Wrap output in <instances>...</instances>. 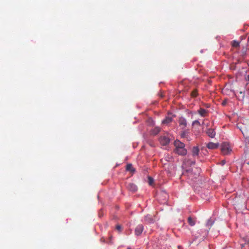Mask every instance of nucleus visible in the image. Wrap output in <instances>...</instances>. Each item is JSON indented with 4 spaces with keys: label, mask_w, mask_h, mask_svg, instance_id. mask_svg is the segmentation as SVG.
<instances>
[{
    "label": "nucleus",
    "mask_w": 249,
    "mask_h": 249,
    "mask_svg": "<svg viewBox=\"0 0 249 249\" xmlns=\"http://www.w3.org/2000/svg\"><path fill=\"white\" fill-rule=\"evenodd\" d=\"M200 168L193 167L186 169L183 173V175L186 176L188 178L193 180L199 177L200 173Z\"/></svg>",
    "instance_id": "1"
},
{
    "label": "nucleus",
    "mask_w": 249,
    "mask_h": 249,
    "mask_svg": "<svg viewBox=\"0 0 249 249\" xmlns=\"http://www.w3.org/2000/svg\"><path fill=\"white\" fill-rule=\"evenodd\" d=\"M175 149L174 152L179 155H185L187 154V150L185 148V144L179 140H176L174 142Z\"/></svg>",
    "instance_id": "2"
},
{
    "label": "nucleus",
    "mask_w": 249,
    "mask_h": 249,
    "mask_svg": "<svg viewBox=\"0 0 249 249\" xmlns=\"http://www.w3.org/2000/svg\"><path fill=\"white\" fill-rule=\"evenodd\" d=\"M237 125L238 128L242 132L244 136L246 138L249 139V122L248 124L238 123Z\"/></svg>",
    "instance_id": "3"
},
{
    "label": "nucleus",
    "mask_w": 249,
    "mask_h": 249,
    "mask_svg": "<svg viewBox=\"0 0 249 249\" xmlns=\"http://www.w3.org/2000/svg\"><path fill=\"white\" fill-rule=\"evenodd\" d=\"M221 150L223 155H227L231 150L228 143L224 142L221 144Z\"/></svg>",
    "instance_id": "4"
},
{
    "label": "nucleus",
    "mask_w": 249,
    "mask_h": 249,
    "mask_svg": "<svg viewBox=\"0 0 249 249\" xmlns=\"http://www.w3.org/2000/svg\"><path fill=\"white\" fill-rule=\"evenodd\" d=\"M178 123L179 126L182 129L185 128L186 127L187 124L186 120L182 117H181L179 118Z\"/></svg>",
    "instance_id": "5"
},
{
    "label": "nucleus",
    "mask_w": 249,
    "mask_h": 249,
    "mask_svg": "<svg viewBox=\"0 0 249 249\" xmlns=\"http://www.w3.org/2000/svg\"><path fill=\"white\" fill-rule=\"evenodd\" d=\"M143 231V226L142 224L138 225L135 228V234L137 236H139L142 234Z\"/></svg>",
    "instance_id": "6"
},
{
    "label": "nucleus",
    "mask_w": 249,
    "mask_h": 249,
    "mask_svg": "<svg viewBox=\"0 0 249 249\" xmlns=\"http://www.w3.org/2000/svg\"><path fill=\"white\" fill-rule=\"evenodd\" d=\"M160 143L163 145H166L170 142V139L166 136H161L160 139Z\"/></svg>",
    "instance_id": "7"
},
{
    "label": "nucleus",
    "mask_w": 249,
    "mask_h": 249,
    "mask_svg": "<svg viewBox=\"0 0 249 249\" xmlns=\"http://www.w3.org/2000/svg\"><path fill=\"white\" fill-rule=\"evenodd\" d=\"M127 188L132 192H135L137 190V186L133 183H128L126 186Z\"/></svg>",
    "instance_id": "8"
},
{
    "label": "nucleus",
    "mask_w": 249,
    "mask_h": 249,
    "mask_svg": "<svg viewBox=\"0 0 249 249\" xmlns=\"http://www.w3.org/2000/svg\"><path fill=\"white\" fill-rule=\"evenodd\" d=\"M218 146V143H214L212 142H209L207 145V148H208L210 149H215L217 148Z\"/></svg>",
    "instance_id": "9"
},
{
    "label": "nucleus",
    "mask_w": 249,
    "mask_h": 249,
    "mask_svg": "<svg viewBox=\"0 0 249 249\" xmlns=\"http://www.w3.org/2000/svg\"><path fill=\"white\" fill-rule=\"evenodd\" d=\"M207 135L211 138H213L215 137V132L214 129L209 128L206 131Z\"/></svg>",
    "instance_id": "10"
},
{
    "label": "nucleus",
    "mask_w": 249,
    "mask_h": 249,
    "mask_svg": "<svg viewBox=\"0 0 249 249\" xmlns=\"http://www.w3.org/2000/svg\"><path fill=\"white\" fill-rule=\"evenodd\" d=\"M198 112L201 116L205 117L207 115L208 111L207 110H206L203 108H200L198 110Z\"/></svg>",
    "instance_id": "11"
},
{
    "label": "nucleus",
    "mask_w": 249,
    "mask_h": 249,
    "mask_svg": "<svg viewBox=\"0 0 249 249\" xmlns=\"http://www.w3.org/2000/svg\"><path fill=\"white\" fill-rule=\"evenodd\" d=\"M172 121L173 118L172 117L167 116L162 121V123L164 124H168L172 122Z\"/></svg>",
    "instance_id": "12"
},
{
    "label": "nucleus",
    "mask_w": 249,
    "mask_h": 249,
    "mask_svg": "<svg viewBox=\"0 0 249 249\" xmlns=\"http://www.w3.org/2000/svg\"><path fill=\"white\" fill-rule=\"evenodd\" d=\"M199 149L197 146H194L192 149V155L193 156H198Z\"/></svg>",
    "instance_id": "13"
},
{
    "label": "nucleus",
    "mask_w": 249,
    "mask_h": 249,
    "mask_svg": "<svg viewBox=\"0 0 249 249\" xmlns=\"http://www.w3.org/2000/svg\"><path fill=\"white\" fill-rule=\"evenodd\" d=\"M126 170L132 173H134L135 172V169L133 168L131 164H127L126 166Z\"/></svg>",
    "instance_id": "14"
},
{
    "label": "nucleus",
    "mask_w": 249,
    "mask_h": 249,
    "mask_svg": "<svg viewBox=\"0 0 249 249\" xmlns=\"http://www.w3.org/2000/svg\"><path fill=\"white\" fill-rule=\"evenodd\" d=\"M188 223L191 226H193L196 224V220L193 219L191 217H189L187 219Z\"/></svg>",
    "instance_id": "15"
},
{
    "label": "nucleus",
    "mask_w": 249,
    "mask_h": 249,
    "mask_svg": "<svg viewBox=\"0 0 249 249\" xmlns=\"http://www.w3.org/2000/svg\"><path fill=\"white\" fill-rule=\"evenodd\" d=\"M160 131V129L159 127H155L152 131V133L153 135H156Z\"/></svg>",
    "instance_id": "16"
},
{
    "label": "nucleus",
    "mask_w": 249,
    "mask_h": 249,
    "mask_svg": "<svg viewBox=\"0 0 249 249\" xmlns=\"http://www.w3.org/2000/svg\"><path fill=\"white\" fill-rule=\"evenodd\" d=\"M213 224V221L211 219H209L207 221L206 226L208 227L209 229H210V227H211Z\"/></svg>",
    "instance_id": "17"
},
{
    "label": "nucleus",
    "mask_w": 249,
    "mask_h": 249,
    "mask_svg": "<svg viewBox=\"0 0 249 249\" xmlns=\"http://www.w3.org/2000/svg\"><path fill=\"white\" fill-rule=\"evenodd\" d=\"M232 45L233 47H239V42L237 41L234 40L232 43Z\"/></svg>",
    "instance_id": "18"
},
{
    "label": "nucleus",
    "mask_w": 249,
    "mask_h": 249,
    "mask_svg": "<svg viewBox=\"0 0 249 249\" xmlns=\"http://www.w3.org/2000/svg\"><path fill=\"white\" fill-rule=\"evenodd\" d=\"M197 95V90L196 89H194L191 92V96L193 97H196Z\"/></svg>",
    "instance_id": "19"
},
{
    "label": "nucleus",
    "mask_w": 249,
    "mask_h": 249,
    "mask_svg": "<svg viewBox=\"0 0 249 249\" xmlns=\"http://www.w3.org/2000/svg\"><path fill=\"white\" fill-rule=\"evenodd\" d=\"M145 220L149 223H151L153 221V219L151 217H149V215H147L145 217Z\"/></svg>",
    "instance_id": "20"
},
{
    "label": "nucleus",
    "mask_w": 249,
    "mask_h": 249,
    "mask_svg": "<svg viewBox=\"0 0 249 249\" xmlns=\"http://www.w3.org/2000/svg\"><path fill=\"white\" fill-rule=\"evenodd\" d=\"M148 179L149 184L150 185H152L153 183V181H154L153 179L151 177H149L148 178Z\"/></svg>",
    "instance_id": "21"
},
{
    "label": "nucleus",
    "mask_w": 249,
    "mask_h": 249,
    "mask_svg": "<svg viewBox=\"0 0 249 249\" xmlns=\"http://www.w3.org/2000/svg\"><path fill=\"white\" fill-rule=\"evenodd\" d=\"M187 135V132L186 131H183L181 133L180 136L182 138H186Z\"/></svg>",
    "instance_id": "22"
},
{
    "label": "nucleus",
    "mask_w": 249,
    "mask_h": 249,
    "mask_svg": "<svg viewBox=\"0 0 249 249\" xmlns=\"http://www.w3.org/2000/svg\"><path fill=\"white\" fill-rule=\"evenodd\" d=\"M193 125H200V123L198 120H195L193 122Z\"/></svg>",
    "instance_id": "23"
},
{
    "label": "nucleus",
    "mask_w": 249,
    "mask_h": 249,
    "mask_svg": "<svg viewBox=\"0 0 249 249\" xmlns=\"http://www.w3.org/2000/svg\"><path fill=\"white\" fill-rule=\"evenodd\" d=\"M116 229L119 232H121L122 231V227L120 225H117L116 226Z\"/></svg>",
    "instance_id": "24"
},
{
    "label": "nucleus",
    "mask_w": 249,
    "mask_h": 249,
    "mask_svg": "<svg viewBox=\"0 0 249 249\" xmlns=\"http://www.w3.org/2000/svg\"><path fill=\"white\" fill-rule=\"evenodd\" d=\"M187 163H188V164H193V165H194L195 163V161L188 160V161H187Z\"/></svg>",
    "instance_id": "25"
},
{
    "label": "nucleus",
    "mask_w": 249,
    "mask_h": 249,
    "mask_svg": "<svg viewBox=\"0 0 249 249\" xmlns=\"http://www.w3.org/2000/svg\"><path fill=\"white\" fill-rule=\"evenodd\" d=\"M227 100H224V101H222V105L223 106H225L227 104Z\"/></svg>",
    "instance_id": "26"
},
{
    "label": "nucleus",
    "mask_w": 249,
    "mask_h": 249,
    "mask_svg": "<svg viewBox=\"0 0 249 249\" xmlns=\"http://www.w3.org/2000/svg\"><path fill=\"white\" fill-rule=\"evenodd\" d=\"M239 93H240V94H242L243 95V97L244 98V96H245L244 92L241 91H240Z\"/></svg>",
    "instance_id": "27"
},
{
    "label": "nucleus",
    "mask_w": 249,
    "mask_h": 249,
    "mask_svg": "<svg viewBox=\"0 0 249 249\" xmlns=\"http://www.w3.org/2000/svg\"><path fill=\"white\" fill-rule=\"evenodd\" d=\"M225 160H222V161H221V164L222 165H223L224 164H225Z\"/></svg>",
    "instance_id": "28"
},
{
    "label": "nucleus",
    "mask_w": 249,
    "mask_h": 249,
    "mask_svg": "<svg viewBox=\"0 0 249 249\" xmlns=\"http://www.w3.org/2000/svg\"><path fill=\"white\" fill-rule=\"evenodd\" d=\"M247 80H248V81H249V75H248L247 76Z\"/></svg>",
    "instance_id": "29"
},
{
    "label": "nucleus",
    "mask_w": 249,
    "mask_h": 249,
    "mask_svg": "<svg viewBox=\"0 0 249 249\" xmlns=\"http://www.w3.org/2000/svg\"><path fill=\"white\" fill-rule=\"evenodd\" d=\"M127 249H131V248H130V247H128V248H127Z\"/></svg>",
    "instance_id": "30"
}]
</instances>
